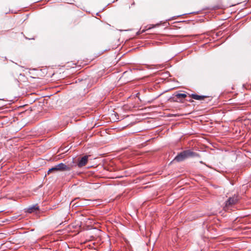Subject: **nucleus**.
Segmentation results:
<instances>
[{
    "instance_id": "obj_1",
    "label": "nucleus",
    "mask_w": 251,
    "mask_h": 251,
    "mask_svg": "<svg viewBox=\"0 0 251 251\" xmlns=\"http://www.w3.org/2000/svg\"><path fill=\"white\" fill-rule=\"evenodd\" d=\"M199 156V154L190 150L184 151L179 153L175 158V160L180 162L189 157Z\"/></svg>"
},
{
    "instance_id": "obj_2",
    "label": "nucleus",
    "mask_w": 251,
    "mask_h": 251,
    "mask_svg": "<svg viewBox=\"0 0 251 251\" xmlns=\"http://www.w3.org/2000/svg\"><path fill=\"white\" fill-rule=\"evenodd\" d=\"M70 170L71 167L70 166H67L63 163H60L51 169H50L48 172V174L49 175L52 172L70 171Z\"/></svg>"
},
{
    "instance_id": "obj_3",
    "label": "nucleus",
    "mask_w": 251,
    "mask_h": 251,
    "mask_svg": "<svg viewBox=\"0 0 251 251\" xmlns=\"http://www.w3.org/2000/svg\"><path fill=\"white\" fill-rule=\"evenodd\" d=\"M238 200L239 199L237 196H234L232 197L229 198L228 200L226 202V205L224 208L226 210V208H227L228 207L237 203Z\"/></svg>"
},
{
    "instance_id": "obj_4",
    "label": "nucleus",
    "mask_w": 251,
    "mask_h": 251,
    "mask_svg": "<svg viewBox=\"0 0 251 251\" xmlns=\"http://www.w3.org/2000/svg\"><path fill=\"white\" fill-rule=\"evenodd\" d=\"M88 155H85L81 158L78 161L77 164L78 166L79 167H82L85 166L88 162Z\"/></svg>"
},
{
    "instance_id": "obj_5",
    "label": "nucleus",
    "mask_w": 251,
    "mask_h": 251,
    "mask_svg": "<svg viewBox=\"0 0 251 251\" xmlns=\"http://www.w3.org/2000/svg\"><path fill=\"white\" fill-rule=\"evenodd\" d=\"M190 97L192 98L199 100H204L206 98H207L206 96H200L197 94H192L190 96Z\"/></svg>"
},
{
    "instance_id": "obj_6",
    "label": "nucleus",
    "mask_w": 251,
    "mask_h": 251,
    "mask_svg": "<svg viewBox=\"0 0 251 251\" xmlns=\"http://www.w3.org/2000/svg\"><path fill=\"white\" fill-rule=\"evenodd\" d=\"M38 209L39 207L37 205H35L31 207L28 208L27 209V212L28 213H32L35 211L38 210Z\"/></svg>"
},
{
    "instance_id": "obj_7",
    "label": "nucleus",
    "mask_w": 251,
    "mask_h": 251,
    "mask_svg": "<svg viewBox=\"0 0 251 251\" xmlns=\"http://www.w3.org/2000/svg\"><path fill=\"white\" fill-rule=\"evenodd\" d=\"M176 99H184L187 97V95L184 93H178L175 95Z\"/></svg>"
},
{
    "instance_id": "obj_8",
    "label": "nucleus",
    "mask_w": 251,
    "mask_h": 251,
    "mask_svg": "<svg viewBox=\"0 0 251 251\" xmlns=\"http://www.w3.org/2000/svg\"><path fill=\"white\" fill-rule=\"evenodd\" d=\"M96 231L98 232V233H96L97 234H98L99 235H100V230H96Z\"/></svg>"
},
{
    "instance_id": "obj_9",
    "label": "nucleus",
    "mask_w": 251,
    "mask_h": 251,
    "mask_svg": "<svg viewBox=\"0 0 251 251\" xmlns=\"http://www.w3.org/2000/svg\"><path fill=\"white\" fill-rule=\"evenodd\" d=\"M135 5V2L133 0L131 2V5Z\"/></svg>"
}]
</instances>
